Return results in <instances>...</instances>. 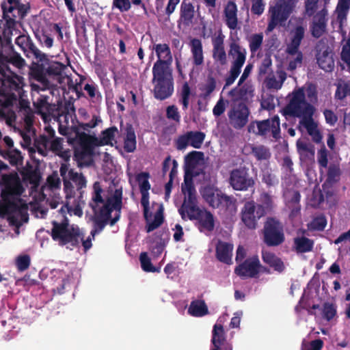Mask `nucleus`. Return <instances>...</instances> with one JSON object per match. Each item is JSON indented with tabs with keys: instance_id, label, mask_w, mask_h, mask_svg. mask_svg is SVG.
<instances>
[{
	"instance_id": "obj_2",
	"label": "nucleus",
	"mask_w": 350,
	"mask_h": 350,
	"mask_svg": "<svg viewBox=\"0 0 350 350\" xmlns=\"http://www.w3.org/2000/svg\"><path fill=\"white\" fill-rule=\"evenodd\" d=\"M285 115L299 118L298 129L307 133L317 144L322 142L323 135L319 123L314 118L316 108L305 99L304 88L294 90L289 95V103L284 109Z\"/></svg>"
},
{
	"instance_id": "obj_41",
	"label": "nucleus",
	"mask_w": 350,
	"mask_h": 350,
	"mask_svg": "<svg viewBox=\"0 0 350 350\" xmlns=\"http://www.w3.org/2000/svg\"><path fill=\"white\" fill-rule=\"evenodd\" d=\"M2 47L1 38L0 37V49ZM4 62H10L16 67L21 68L25 65V60L18 54H14L10 57L9 60H7V57L5 56L1 49H0V70L4 66Z\"/></svg>"
},
{
	"instance_id": "obj_15",
	"label": "nucleus",
	"mask_w": 350,
	"mask_h": 350,
	"mask_svg": "<svg viewBox=\"0 0 350 350\" xmlns=\"http://www.w3.org/2000/svg\"><path fill=\"white\" fill-rule=\"evenodd\" d=\"M249 114V109L244 103H234L228 113L230 125L235 129L243 128L248 122Z\"/></svg>"
},
{
	"instance_id": "obj_29",
	"label": "nucleus",
	"mask_w": 350,
	"mask_h": 350,
	"mask_svg": "<svg viewBox=\"0 0 350 350\" xmlns=\"http://www.w3.org/2000/svg\"><path fill=\"white\" fill-rule=\"evenodd\" d=\"M194 6L190 0H183L180 5V19L183 24L189 26L194 18Z\"/></svg>"
},
{
	"instance_id": "obj_60",
	"label": "nucleus",
	"mask_w": 350,
	"mask_h": 350,
	"mask_svg": "<svg viewBox=\"0 0 350 350\" xmlns=\"http://www.w3.org/2000/svg\"><path fill=\"white\" fill-rule=\"evenodd\" d=\"M64 139L62 137H55L50 142L48 150H51L54 154L63 149Z\"/></svg>"
},
{
	"instance_id": "obj_22",
	"label": "nucleus",
	"mask_w": 350,
	"mask_h": 350,
	"mask_svg": "<svg viewBox=\"0 0 350 350\" xmlns=\"http://www.w3.org/2000/svg\"><path fill=\"white\" fill-rule=\"evenodd\" d=\"M1 8L2 10V12L5 15L7 12H13L16 11V15H13L14 18L12 19H10L9 23L12 25H16V23L23 19L29 10V6L26 4H23L21 3V1H16V5L14 7H8L7 3L5 1H2L1 3Z\"/></svg>"
},
{
	"instance_id": "obj_8",
	"label": "nucleus",
	"mask_w": 350,
	"mask_h": 350,
	"mask_svg": "<svg viewBox=\"0 0 350 350\" xmlns=\"http://www.w3.org/2000/svg\"><path fill=\"white\" fill-rule=\"evenodd\" d=\"M228 56L232 59L229 75L226 78L224 88L231 85L241 73V68L246 60V50L233 40L229 45Z\"/></svg>"
},
{
	"instance_id": "obj_3",
	"label": "nucleus",
	"mask_w": 350,
	"mask_h": 350,
	"mask_svg": "<svg viewBox=\"0 0 350 350\" xmlns=\"http://www.w3.org/2000/svg\"><path fill=\"white\" fill-rule=\"evenodd\" d=\"M52 228L51 237L59 245L64 246L70 244L74 247L79 245V239L84 238V234L78 226L70 224L66 217L60 221L53 220L51 221Z\"/></svg>"
},
{
	"instance_id": "obj_40",
	"label": "nucleus",
	"mask_w": 350,
	"mask_h": 350,
	"mask_svg": "<svg viewBox=\"0 0 350 350\" xmlns=\"http://www.w3.org/2000/svg\"><path fill=\"white\" fill-rule=\"evenodd\" d=\"M94 192L92 196V201L90 202V206L94 212L96 213V208L99 203H103L104 200L101 196L103 189L99 182H95L93 185Z\"/></svg>"
},
{
	"instance_id": "obj_48",
	"label": "nucleus",
	"mask_w": 350,
	"mask_h": 350,
	"mask_svg": "<svg viewBox=\"0 0 350 350\" xmlns=\"http://www.w3.org/2000/svg\"><path fill=\"white\" fill-rule=\"evenodd\" d=\"M216 88V81L213 77H208L206 83L200 88L202 93L201 97L206 99L210 96Z\"/></svg>"
},
{
	"instance_id": "obj_38",
	"label": "nucleus",
	"mask_w": 350,
	"mask_h": 350,
	"mask_svg": "<svg viewBox=\"0 0 350 350\" xmlns=\"http://www.w3.org/2000/svg\"><path fill=\"white\" fill-rule=\"evenodd\" d=\"M204 154L202 152L193 150L185 157V166L187 170H193L202 161Z\"/></svg>"
},
{
	"instance_id": "obj_63",
	"label": "nucleus",
	"mask_w": 350,
	"mask_h": 350,
	"mask_svg": "<svg viewBox=\"0 0 350 350\" xmlns=\"http://www.w3.org/2000/svg\"><path fill=\"white\" fill-rule=\"evenodd\" d=\"M317 159L319 165L323 167H326L327 165L328 160H327V151L325 147H323L318 151L317 153Z\"/></svg>"
},
{
	"instance_id": "obj_62",
	"label": "nucleus",
	"mask_w": 350,
	"mask_h": 350,
	"mask_svg": "<svg viewBox=\"0 0 350 350\" xmlns=\"http://www.w3.org/2000/svg\"><path fill=\"white\" fill-rule=\"evenodd\" d=\"M113 7L118 8L121 12H127L131 9L129 0H113Z\"/></svg>"
},
{
	"instance_id": "obj_24",
	"label": "nucleus",
	"mask_w": 350,
	"mask_h": 350,
	"mask_svg": "<svg viewBox=\"0 0 350 350\" xmlns=\"http://www.w3.org/2000/svg\"><path fill=\"white\" fill-rule=\"evenodd\" d=\"M191 62L193 66H202L204 62L202 43L200 39L193 38L189 42Z\"/></svg>"
},
{
	"instance_id": "obj_37",
	"label": "nucleus",
	"mask_w": 350,
	"mask_h": 350,
	"mask_svg": "<svg viewBox=\"0 0 350 350\" xmlns=\"http://www.w3.org/2000/svg\"><path fill=\"white\" fill-rule=\"evenodd\" d=\"M188 313L193 317H203L208 313V310L204 300L197 299L191 302Z\"/></svg>"
},
{
	"instance_id": "obj_31",
	"label": "nucleus",
	"mask_w": 350,
	"mask_h": 350,
	"mask_svg": "<svg viewBox=\"0 0 350 350\" xmlns=\"http://www.w3.org/2000/svg\"><path fill=\"white\" fill-rule=\"evenodd\" d=\"M18 113L23 117L27 126H31L34 122V112L28 100L21 98L18 101Z\"/></svg>"
},
{
	"instance_id": "obj_1",
	"label": "nucleus",
	"mask_w": 350,
	"mask_h": 350,
	"mask_svg": "<svg viewBox=\"0 0 350 350\" xmlns=\"http://www.w3.org/2000/svg\"><path fill=\"white\" fill-rule=\"evenodd\" d=\"M2 189L0 200V217H5L11 223L17 224L15 215L27 221V205L20 198L24 188L16 173L3 174L1 177Z\"/></svg>"
},
{
	"instance_id": "obj_7",
	"label": "nucleus",
	"mask_w": 350,
	"mask_h": 350,
	"mask_svg": "<svg viewBox=\"0 0 350 350\" xmlns=\"http://www.w3.org/2000/svg\"><path fill=\"white\" fill-rule=\"evenodd\" d=\"M122 206V191L117 189L111 197L107 198L105 204L100 208L98 214L94 216L105 220L110 226H113L120 219Z\"/></svg>"
},
{
	"instance_id": "obj_53",
	"label": "nucleus",
	"mask_w": 350,
	"mask_h": 350,
	"mask_svg": "<svg viewBox=\"0 0 350 350\" xmlns=\"http://www.w3.org/2000/svg\"><path fill=\"white\" fill-rule=\"evenodd\" d=\"M92 221L93 229L91 230L90 234L93 238L96 234L101 232L105 227L109 224L108 222L105 221V220L100 219L95 216L92 217Z\"/></svg>"
},
{
	"instance_id": "obj_33",
	"label": "nucleus",
	"mask_w": 350,
	"mask_h": 350,
	"mask_svg": "<svg viewBox=\"0 0 350 350\" xmlns=\"http://www.w3.org/2000/svg\"><path fill=\"white\" fill-rule=\"evenodd\" d=\"M297 150L301 160L313 159L314 157V146L301 139L296 143Z\"/></svg>"
},
{
	"instance_id": "obj_45",
	"label": "nucleus",
	"mask_w": 350,
	"mask_h": 350,
	"mask_svg": "<svg viewBox=\"0 0 350 350\" xmlns=\"http://www.w3.org/2000/svg\"><path fill=\"white\" fill-rule=\"evenodd\" d=\"M139 260L142 269L146 272L159 273L160 267H155L152 265L150 258L146 252H142L139 255Z\"/></svg>"
},
{
	"instance_id": "obj_56",
	"label": "nucleus",
	"mask_w": 350,
	"mask_h": 350,
	"mask_svg": "<svg viewBox=\"0 0 350 350\" xmlns=\"http://www.w3.org/2000/svg\"><path fill=\"white\" fill-rule=\"evenodd\" d=\"M64 208L66 209V211L69 213V214H72L73 213L76 216H78V217H81L83 215V211H82V208L81 206V204H79V202H78L77 204L75 205V207L72 208V206H70L68 204V202H66V204L65 205H64L59 210V211L62 213V214H64L66 213V211L64 210Z\"/></svg>"
},
{
	"instance_id": "obj_10",
	"label": "nucleus",
	"mask_w": 350,
	"mask_h": 350,
	"mask_svg": "<svg viewBox=\"0 0 350 350\" xmlns=\"http://www.w3.org/2000/svg\"><path fill=\"white\" fill-rule=\"evenodd\" d=\"M76 135L79 147L75 149V157L78 160H83L88 157H92L94 154L95 147L100 146L98 143V137L85 132H77Z\"/></svg>"
},
{
	"instance_id": "obj_43",
	"label": "nucleus",
	"mask_w": 350,
	"mask_h": 350,
	"mask_svg": "<svg viewBox=\"0 0 350 350\" xmlns=\"http://www.w3.org/2000/svg\"><path fill=\"white\" fill-rule=\"evenodd\" d=\"M295 249L299 253L310 252L313 247V242L306 237H298L294 240Z\"/></svg>"
},
{
	"instance_id": "obj_34",
	"label": "nucleus",
	"mask_w": 350,
	"mask_h": 350,
	"mask_svg": "<svg viewBox=\"0 0 350 350\" xmlns=\"http://www.w3.org/2000/svg\"><path fill=\"white\" fill-rule=\"evenodd\" d=\"M24 181L29 182L30 184L38 185L40 181V174L38 170L34 169L29 163L21 172Z\"/></svg>"
},
{
	"instance_id": "obj_18",
	"label": "nucleus",
	"mask_w": 350,
	"mask_h": 350,
	"mask_svg": "<svg viewBox=\"0 0 350 350\" xmlns=\"http://www.w3.org/2000/svg\"><path fill=\"white\" fill-rule=\"evenodd\" d=\"M150 174L148 172H140L136 176V180L139 183L140 192L142 194L141 205L144 208V216L146 221L148 220L149 212V193L150 184L148 181Z\"/></svg>"
},
{
	"instance_id": "obj_26",
	"label": "nucleus",
	"mask_w": 350,
	"mask_h": 350,
	"mask_svg": "<svg viewBox=\"0 0 350 350\" xmlns=\"http://www.w3.org/2000/svg\"><path fill=\"white\" fill-rule=\"evenodd\" d=\"M224 16L226 25L230 29H235L237 27V7L234 2L229 1L224 8Z\"/></svg>"
},
{
	"instance_id": "obj_44",
	"label": "nucleus",
	"mask_w": 350,
	"mask_h": 350,
	"mask_svg": "<svg viewBox=\"0 0 350 350\" xmlns=\"http://www.w3.org/2000/svg\"><path fill=\"white\" fill-rule=\"evenodd\" d=\"M350 9V0H339L336 8L337 18L340 23L346 19Z\"/></svg>"
},
{
	"instance_id": "obj_23",
	"label": "nucleus",
	"mask_w": 350,
	"mask_h": 350,
	"mask_svg": "<svg viewBox=\"0 0 350 350\" xmlns=\"http://www.w3.org/2000/svg\"><path fill=\"white\" fill-rule=\"evenodd\" d=\"M233 245L222 241H218L215 247L217 259L225 264H232Z\"/></svg>"
},
{
	"instance_id": "obj_9",
	"label": "nucleus",
	"mask_w": 350,
	"mask_h": 350,
	"mask_svg": "<svg viewBox=\"0 0 350 350\" xmlns=\"http://www.w3.org/2000/svg\"><path fill=\"white\" fill-rule=\"evenodd\" d=\"M304 29L301 26H297L291 31L289 35V42L287 44V61L288 69L293 70L299 66L302 62V53L298 50L300 42L304 37Z\"/></svg>"
},
{
	"instance_id": "obj_54",
	"label": "nucleus",
	"mask_w": 350,
	"mask_h": 350,
	"mask_svg": "<svg viewBox=\"0 0 350 350\" xmlns=\"http://www.w3.org/2000/svg\"><path fill=\"white\" fill-rule=\"evenodd\" d=\"M64 69L63 64L59 62H53L49 65L46 72L49 76H60Z\"/></svg>"
},
{
	"instance_id": "obj_52",
	"label": "nucleus",
	"mask_w": 350,
	"mask_h": 350,
	"mask_svg": "<svg viewBox=\"0 0 350 350\" xmlns=\"http://www.w3.org/2000/svg\"><path fill=\"white\" fill-rule=\"evenodd\" d=\"M31 258L28 254L20 255L16 258V265L18 271H24L29 269Z\"/></svg>"
},
{
	"instance_id": "obj_58",
	"label": "nucleus",
	"mask_w": 350,
	"mask_h": 350,
	"mask_svg": "<svg viewBox=\"0 0 350 350\" xmlns=\"http://www.w3.org/2000/svg\"><path fill=\"white\" fill-rule=\"evenodd\" d=\"M36 37L40 43L48 49H50L53 45V38L49 35L42 32V33H36Z\"/></svg>"
},
{
	"instance_id": "obj_39",
	"label": "nucleus",
	"mask_w": 350,
	"mask_h": 350,
	"mask_svg": "<svg viewBox=\"0 0 350 350\" xmlns=\"http://www.w3.org/2000/svg\"><path fill=\"white\" fill-rule=\"evenodd\" d=\"M49 98L47 96L40 95L36 100H33V104L37 113L44 116L50 113L51 105L48 101Z\"/></svg>"
},
{
	"instance_id": "obj_36",
	"label": "nucleus",
	"mask_w": 350,
	"mask_h": 350,
	"mask_svg": "<svg viewBox=\"0 0 350 350\" xmlns=\"http://www.w3.org/2000/svg\"><path fill=\"white\" fill-rule=\"evenodd\" d=\"M211 342L214 346V348L211 350H221V345L226 342L225 332L222 325L217 323L214 325Z\"/></svg>"
},
{
	"instance_id": "obj_12",
	"label": "nucleus",
	"mask_w": 350,
	"mask_h": 350,
	"mask_svg": "<svg viewBox=\"0 0 350 350\" xmlns=\"http://www.w3.org/2000/svg\"><path fill=\"white\" fill-rule=\"evenodd\" d=\"M15 43L21 49L27 57L36 59L42 64L49 61L47 55L38 49L29 36L25 34L18 36L16 38Z\"/></svg>"
},
{
	"instance_id": "obj_57",
	"label": "nucleus",
	"mask_w": 350,
	"mask_h": 350,
	"mask_svg": "<svg viewBox=\"0 0 350 350\" xmlns=\"http://www.w3.org/2000/svg\"><path fill=\"white\" fill-rule=\"evenodd\" d=\"M262 43V34H254L250 40V48L251 52L253 53L256 52Z\"/></svg>"
},
{
	"instance_id": "obj_14",
	"label": "nucleus",
	"mask_w": 350,
	"mask_h": 350,
	"mask_svg": "<svg viewBox=\"0 0 350 350\" xmlns=\"http://www.w3.org/2000/svg\"><path fill=\"white\" fill-rule=\"evenodd\" d=\"M261 267L257 255L245 259L234 269V273L241 279L255 278L258 275Z\"/></svg>"
},
{
	"instance_id": "obj_5",
	"label": "nucleus",
	"mask_w": 350,
	"mask_h": 350,
	"mask_svg": "<svg viewBox=\"0 0 350 350\" xmlns=\"http://www.w3.org/2000/svg\"><path fill=\"white\" fill-rule=\"evenodd\" d=\"M183 220L187 219L195 220V226L200 232L206 235L210 234L215 228V217L213 215L206 209H201L198 207V204L192 205L183 211Z\"/></svg>"
},
{
	"instance_id": "obj_28",
	"label": "nucleus",
	"mask_w": 350,
	"mask_h": 350,
	"mask_svg": "<svg viewBox=\"0 0 350 350\" xmlns=\"http://www.w3.org/2000/svg\"><path fill=\"white\" fill-rule=\"evenodd\" d=\"M286 78V73L282 70H277L267 75L265 83L268 89L277 90L281 88Z\"/></svg>"
},
{
	"instance_id": "obj_30",
	"label": "nucleus",
	"mask_w": 350,
	"mask_h": 350,
	"mask_svg": "<svg viewBox=\"0 0 350 350\" xmlns=\"http://www.w3.org/2000/svg\"><path fill=\"white\" fill-rule=\"evenodd\" d=\"M327 14V10L323 9L315 16L312 27V34L313 36L319 38L325 32Z\"/></svg>"
},
{
	"instance_id": "obj_21",
	"label": "nucleus",
	"mask_w": 350,
	"mask_h": 350,
	"mask_svg": "<svg viewBox=\"0 0 350 350\" xmlns=\"http://www.w3.org/2000/svg\"><path fill=\"white\" fill-rule=\"evenodd\" d=\"M154 49L158 59L154 64L152 68L171 69L170 65L172 62V56L169 46L167 44H157L154 46Z\"/></svg>"
},
{
	"instance_id": "obj_16",
	"label": "nucleus",
	"mask_w": 350,
	"mask_h": 350,
	"mask_svg": "<svg viewBox=\"0 0 350 350\" xmlns=\"http://www.w3.org/2000/svg\"><path fill=\"white\" fill-rule=\"evenodd\" d=\"M241 220L250 229L256 228L258 220L262 217V206H256L254 201H248L244 204L241 210Z\"/></svg>"
},
{
	"instance_id": "obj_6",
	"label": "nucleus",
	"mask_w": 350,
	"mask_h": 350,
	"mask_svg": "<svg viewBox=\"0 0 350 350\" xmlns=\"http://www.w3.org/2000/svg\"><path fill=\"white\" fill-rule=\"evenodd\" d=\"M203 198L213 208L226 215H232L237 212V200L223 193L220 191H214L212 189H206L202 194Z\"/></svg>"
},
{
	"instance_id": "obj_55",
	"label": "nucleus",
	"mask_w": 350,
	"mask_h": 350,
	"mask_svg": "<svg viewBox=\"0 0 350 350\" xmlns=\"http://www.w3.org/2000/svg\"><path fill=\"white\" fill-rule=\"evenodd\" d=\"M4 157L9 161L12 165H16L23 161L21 152L18 150L8 151Z\"/></svg>"
},
{
	"instance_id": "obj_49",
	"label": "nucleus",
	"mask_w": 350,
	"mask_h": 350,
	"mask_svg": "<svg viewBox=\"0 0 350 350\" xmlns=\"http://www.w3.org/2000/svg\"><path fill=\"white\" fill-rule=\"evenodd\" d=\"M163 219L162 210L161 209L155 213L153 221L146 225V232H150L159 228L163 224Z\"/></svg>"
},
{
	"instance_id": "obj_17",
	"label": "nucleus",
	"mask_w": 350,
	"mask_h": 350,
	"mask_svg": "<svg viewBox=\"0 0 350 350\" xmlns=\"http://www.w3.org/2000/svg\"><path fill=\"white\" fill-rule=\"evenodd\" d=\"M205 137V133L202 131H187L178 136L176 140V148L178 150H183L190 145L194 148L199 149L202 147Z\"/></svg>"
},
{
	"instance_id": "obj_27",
	"label": "nucleus",
	"mask_w": 350,
	"mask_h": 350,
	"mask_svg": "<svg viewBox=\"0 0 350 350\" xmlns=\"http://www.w3.org/2000/svg\"><path fill=\"white\" fill-rule=\"evenodd\" d=\"M213 58L219 62L221 66H224L227 62L226 53L224 46V40L221 36L216 37L213 40Z\"/></svg>"
},
{
	"instance_id": "obj_25",
	"label": "nucleus",
	"mask_w": 350,
	"mask_h": 350,
	"mask_svg": "<svg viewBox=\"0 0 350 350\" xmlns=\"http://www.w3.org/2000/svg\"><path fill=\"white\" fill-rule=\"evenodd\" d=\"M317 63L321 68L325 71H331L334 66L333 55L325 46L319 49L317 55Z\"/></svg>"
},
{
	"instance_id": "obj_19",
	"label": "nucleus",
	"mask_w": 350,
	"mask_h": 350,
	"mask_svg": "<svg viewBox=\"0 0 350 350\" xmlns=\"http://www.w3.org/2000/svg\"><path fill=\"white\" fill-rule=\"evenodd\" d=\"M229 182L234 190L246 191L254 185L252 178L242 169H235L230 172Z\"/></svg>"
},
{
	"instance_id": "obj_61",
	"label": "nucleus",
	"mask_w": 350,
	"mask_h": 350,
	"mask_svg": "<svg viewBox=\"0 0 350 350\" xmlns=\"http://www.w3.org/2000/svg\"><path fill=\"white\" fill-rule=\"evenodd\" d=\"M323 345V341L319 339L310 342H304L302 345V350H321Z\"/></svg>"
},
{
	"instance_id": "obj_11",
	"label": "nucleus",
	"mask_w": 350,
	"mask_h": 350,
	"mask_svg": "<svg viewBox=\"0 0 350 350\" xmlns=\"http://www.w3.org/2000/svg\"><path fill=\"white\" fill-rule=\"evenodd\" d=\"M282 225L273 218H269L264 226V241L270 246L280 245L284 241Z\"/></svg>"
},
{
	"instance_id": "obj_35",
	"label": "nucleus",
	"mask_w": 350,
	"mask_h": 350,
	"mask_svg": "<svg viewBox=\"0 0 350 350\" xmlns=\"http://www.w3.org/2000/svg\"><path fill=\"white\" fill-rule=\"evenodd\" d=\"M118 133V130L116 126H112L103 131L100 137L99 138L98 137L99 146H113V142L116 143L115 138Z\"/></svg>"
},
{
	"instance_id": "obj_42",
	"label": "nucleus",
	"mask_w": 350,
	"mask_h": 350,
	"mask_svg": "<svg viewBox=\"0 0 350 350\" xmlns=\"http://www.w3.org/2000/svg\"><path fill=\"white\" fill-rule=\"evenodd\" d=\"M50 140L46 135H40L34 140V146L38 152L42 156H46L49 147Z\"/></svg>"
},
{
	"instance_id": "obj_4",
	"label": "nucleus",
	"mask_w": 350,
	"mask_h": 350,
	"mask_svg": "<svg viewBox=\"0 0 350 350\" xmlns=\"http://www.w3.org/2000/svg\"><path fill=\"white\" fill-rule=\"evenodd\" d=\"M154 97L159 100L170 98L174 93V79L172 69H157L152 68Z\"/></svg>"
},
{
	"instance_id": "obj_32",
	"label": "nucleus",
	"mask_w": 350,
	"mask_h": 350,
	"mask_svg": "<svg viewBox=\"0 0 350 350\" xmlns=\"http://www.w3.org/2000/svg\"><path fill=\"white\" fill-rule=\"evenodd\" d=\"M137 147L136 135L132 125H127L124 137V150L127 153L135 152Z\"/></svg>"
},
{
	"instance_id": "obj_46",
	"label": "nucleus",
	"mask_w": 350,
	"mask_h": 350,
	"mask_svg": "<svg viewBox=\"0 0 350 350\" xmlns=\"http://www.w3.org/2000/svg\"><path fill=\"white\" fill-rule=\"evenodd\" d=\"M68 179H70L75 183L77 190H81L83 188L86 187L87 181L85 177L81 173L79 174L75 172L72 169H70L68 172Z\"/></svg>"
},
{
	"instance_id": "obj_50",
	"label": "nucleus",
	"mask_w": 350,
	"mask_h": 350,
	"mask_svg": "<svg viewBox=\"0 0 350 350\" xmlns=\"http://www.w3.org/2000/svg\"><path fill=\"white\" fill-rule=\"evenodd\" d=\"M16 119V113L11 109H0V120H4L9 126H13Z\"/></svg>"
},
{
	"instance_id": "obj_47",
	"label": "nucleus",
	"mask_w": 350,
	"mask_h": 350,
	"mask_svg": "<svg viewBox=\"0 0 350 350\" xmlns=\"http://www.w3.org/2000/svg\"><path fill=\"white\" fill-rule=\"evenodd\" d=\"M191 95V88L187 82H185L181 88L180 103L183 105V110L188 109L189 104V98Z\"/></svg>"
},
{
	"instance_id": "obj_59",
	"label": "nucleus",
	"mask_w": 350,
	"mask_h": 350,
	"mask_svg": "<svg viewBox=\"0 0 350 350\" xmlns=\"http://www.w3.org/2000/svg\"><path fill=\"white\" fill-rule=\"evenodd\" d=\"M166 117L169 120H172L178 123L180 121V116L178 111V108L175 105H170L167 107Z\"/></svg>"
},
{
	"instance_id": "obj_20",
	"label": "nucleus",
	"mask_w": 350,
	"mask_h": 350,
	"mask_svg": "<svg viewBox=\"0 0 350 350\" xmlns=\"http://www.w3.org/2000/svg\"><path fill=\"white\" fill-rule=\"evenodd\" d=\"M182 191L185 197L182 206L178 209V213L180 216L183 217L184 209L198 204L196 189L191 178L185 177L184 185H182Z\"/></svg>"
},
{
	"instance_id": "obj_64",
	"label": "nucleus",
	"mask_w": 350,
	"mask_h": 350,
	"mask_svg": "<svg viewBox=\"0 0 350 350\" xmlns=\"http://www.w3.org/2000/svg\"><path fill=\"white\" fill-rule=\"evenodd\" d=\"M336 314V306L331 304H325L323 306V315L327 320H331Z\"/></svg>"
},
{
	"instance_id": "obj_51",
	"label": "nucleus",
	"mask_w": 350,
	"mask_h": 350,
	"mask_svg": "<svg viewBox=\"0 0 350 350\" xmlns=\"http://www.w3.org/2000/svg\"><path fill=\"white\" fill-rule=\"evenodd\" d=\"M335 95L338 99H342L347 95H350V82L339 81Z\"/></svg>"
},
{
	"instance_id": "obj_13",
	"label": "nucleus",
	"mask_w": 350,
	"mask_h": 350,
	"mask_svg": "<svg viewBox=\"0 0 350 350\" xmlns=\"http://www.w3.org/2000/svg\"><path fill=\"white\" fill-rule=\"evenodd\" d=\"M295 0H278L276 5L271 8V21L267 30L271 31L275 26L286 20L292 12Z\"/></svg>"
}]
</instances>
